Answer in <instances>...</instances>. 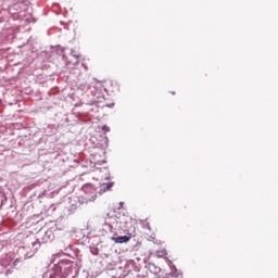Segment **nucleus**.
Listing matches in <instances>:
<instances>
[{"label": "nucleus", "mask_w": 278, "mask_h": 278, "mask_svg": "<svg viewBox=\"0 0 278 278\" xmlns=\"http://www.w3.org/2000/svg\"><path fill=\"white\" fill-rule=\"evenodd\" d=\"M114 188V182H103L100 185V194H104V192H110Z\"/></svg>", "instance_id": "obj_3"}, {"label": "nucleus", "mask_w": 278, "mask_h": 278, "mask_svg": "<svg viewBox=\"0 0 278 278\" xmlns=\"http://www.w3.org/2000/svg\"><path fill=\"white\" fill-rule=\"evenodd\" d=\"M97 199V194H93L91 198L87 199L88 201H94Z\"/></svg>", "instance_id": "obj_4"}, {"label": "nucleus", "mask_w": 278, "mask_h": 278, "mask_svg": "<svg viewBox=\"0 0 278 278\" xmlns=\"http://www.w3.org/2000/svg\"><path fill=\"white\" fill-rule=\"evenodd\" d=\"M119 224L124 231H136V220L131 217H124Z\"/></svg>", "instance_id": "obj_1"}, {"label": "nucleus", "mask_w": 278, "mask_h": 278, "mask_svg": "<svg viewBox=\"0 0 278 278\" xmlns=\"http://www.w3.org/2000/svg\"><path fill=\"white\" fill-rule=\"evenodd\" d=\"M112 240L116 244H124V243L129 242L131 240V235L121 236V237H113Z\"/></svg>", "instance_id": "obj_2"}]
</instances>
